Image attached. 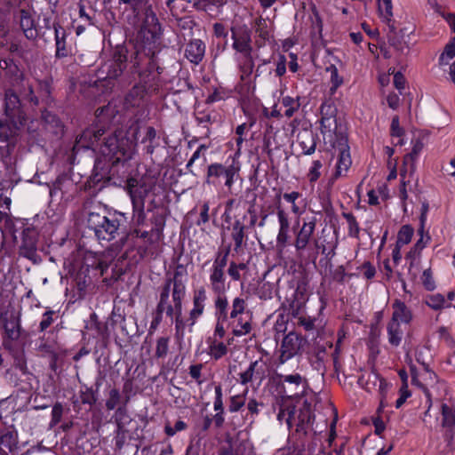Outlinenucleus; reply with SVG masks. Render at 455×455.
Here are the masks:
<instances>
[{"label": "nucleus", "instance_id": "nucleus-1", "mask_svg": "<svg viewBox=\"0 0 455 455\" xmlns=\"http://www.w3.org/2000/svg\"><path fill=\"white\" fill-rule=\"evenodd\" d=\"M87 227L92 230L100 243H109L116 238L119 240L113 244V251L122 249L128 239V234L122 232L120 218L116 214L103 215L98 212H90L87 217Z\"/></svg>", "mask_w": 455, "mask_h": 455}, {"label": "nucleus", "instance_id": "nucleus-2", "mask_svg": "<svg viewBox=\"0 0 455 455\" xmlns=\"http://www.w3.org/2000/svg\"><path fill=\"white\" fill-rule=\"evenodd\" d=\"M140 126L134 122L125 132L116 129L113 132L103 136L100 145V152L106 156L120 161L122 158H130L131 152L137 143V135Z\"/></svg>", "mask_w": 455, "mask_h": 455}, {"label": "nucleus", "instance_id": "nucleus-3", "mask_svg": "<svg viewBox=\"0 0 455 455\" xmlns=\"http://www.w3.org/2000/svg\"><path fill=\"white\" fill-rule=\"evenodd\" d=\"M128 49L124 45H117L111 52L110 58L98 70L101 79H116L123 75L127 68Z\"/></svg>", "mask_w": 455, "mask_h": 455}, {"label": "nucleus", "instance_id": "nucleus-4", "mask_svg": "<svg viewBox=\"0 0 455 455\" xmlns=\"http://www.w3.org/2000/svg\"><path fill=\"white\" fill-rule=\"evenodd\" d=\"M20 129L12 128L11 125L0 120V156L7 169H12L14 158L12 153L17 144V135Z\"/></svg>", "mask_w": 455, "mask_h": 455}, {"label": "nucleus", "instance_id": "nucleus-5", "mask_svg": "<svg viewBox=\"0 0 455 455\" xmlns=\"http://www.w3.org/2000/svg\"><path fill=\"white\" fill-rule=\"evenodd\" d=\"M159 52L153 51L150 47L142 46L138 48L130 57L131 73L138 74L140 77V81L144 84L148 83L146 76L143 72L140 71V66L147 61V69L149 73L156 70L158 60Z\"/></svg>", "mask_w": 455, "mask_h": 455}, {"label": "nucleus", "instance_id": "nucleus-6", "mask_svg": "<svg viewBox=\"0 0 455 455\" xmlns=\"http://www.w3.org/2000/svg\"><path fill=\"white\" fill-rule=\"evenodd\" d=\"M240 168L235 160H232L230 164H212L207 168V174L205 183L209 185H218L220 183V180H225V185L230 189L234 184V177L239 172Z\"/></svg>", "mask_w": 455, "mask_h": 455}, {"label": "nucleus", "instance_id": "nucleus-7", "mask_svg": "<svg viewBox=\"0 0 455 455\" xmlns=\"http://www.w3.org/2000/svg\"><path fill=\"white\" fill-rule=\"evenodd\" d=\"M312 405L305 400L302 406L297 411L294 406L287 411L285 423L289 427H296V432L306 435L313 423Z\"/></svg>", "mask_w": 455, "mask_h": 455}, {"label": "nucleus", "instance_id": "nucleus-8", "mask_svg": "<svg viewBox=\"0 0 455 455\" xmlns=\"http://www.w3.org/2000/svg\"><path fill=\"white\" fill-rule=\"evenodd\" d=\"M4 114L5 119L4 122L8 123L12 128L20 129L25 124V113L21 109L20 100L19 96L8 90L4 95Z\"/></svg>", "mask_w": 455, "mask_h": 455}, {"label": "nucleus", "instance_id": "nucleus-9", "mask_svg": "<svg viewBox=\"0 0 455 455\" xmlns=\"http://www.w3.org/2000/svg\"><path fill=\"white\" fill-rule=\"evenodd\" d=\"M306 344L307 339L301 334L290 331L282 339L278 363L283 364L292 357L301 355Z\"/></svg>", "mask_w": 455, "mask_h": 455}, {"label": "nucleus", "instance_id": "nucleus-10", "mask_svg": "<svg viewBox=\"0 0 455 455\" xmlns=\"http://www.w3.org/2000/svg\"><path fill=\"white\" fill-rule=\"evenodd\" d=\"M149 0H117L115 11L131 26H135L139 17L148 5Z\"/></svg>", "mask_w": 455, "mask_h": 455}, {"label": "nucleus", "instance_id": "nucleus-11", "mask_svg": "<svg viewBox=\"0 0 455 455\" xmlns=\"http://www.w3.org/2000/svg\"><path fill=\"white\" fill-rule=\"evenodd\" d=\"M316 222V218L312 216L303 219V223L301 226H298V229L293 228L295 235L293 245L298 253L303 252L313 240ZM297 225H299V221Z\"/></svg>", "mask_w": 455, "mask_h": 455}, {"label": "nucleus", "instance_id": "nucleus-12", "mask_svg": "<svg viewBox=\"0 0 455 455\" xmlns=\"http://www.w3.org/2000/svg\"><path fill=\"white\" fill-rule=\"evenodd\" d=\"M38 83V94L35 95L34 90L31 84H28L27 88L22 92L23 99L28 100L34 106H38L40 99L46 105H49L52 101V78L45 77L42 80H37Z\"/></svg>", "mask_w": 455, "mask_h": 455}, {"label": "nucleus", "instance_id": "nucleus-13", "mask_svg": "<svg viewBox=\"0 0 455 455\" xmlns=\"http://www.w3.org/2000/svg\"><path fill=\"white\" fill-rule=\"evenodd\" d=\"M3 328L4 334L3 336V346L8 350H12L14 342L18 341L23 331L20 324V315L11 314L9 317H3Z\"/></svg>", "mask_w": 455, "mask_h": 455}, {"label": "nucleus", "instance_id": "nucleus-14", "mask_svg": "<svg viewBox=\"0 0 455 455\" xmlns=\"http://www.w3.org/2000/svg\"><path fill=\"white\" fill-rule=\"evenodd\" d=\"M37 240L38 235L34 228H25L22 232L21 243L19 247L20 256L36 263L39 259L37 254Z\"/></svg>", "mask_w": 455, "mask_h": 455}, {"label": "nucleus", "instance_id": "nucleus-15", "mask_svg": "<svg viewBox=\"0 0 455 455\" xmlns=\"http://www.w3.org/2000/svg\"><path fill=\"white\" fill-rule=\"evenodd\" d=\"M232 48L237 52L253 51L251 30L245 25L236 24L231 27Z\"/></svg>", "mask_w": 455, "mask_h": 455}, {"label": "nucleus", "instance_id": "nucleus-16", "mask_svg": "<svg viewBox=\"0 0 455 455\" xmlns=\"http://www.w3.org/2000/svg\"><path fill=\"white\" fill-rule=\"evenodd\" d=\"M143 12L144 20L140 33L143 37H146L147 34L150 35V39L155 42L156 39H159L162 35L161 24L151 6H146ZM147 39L149 40V37H147Z\"/></svg>", "mask_w": 455, "mask_h": 455}, {"label": "nucleus", "instance_id": "nucleus-17", "mask_svg": "<svg viewBox=\"0 0 455 455\" xmlns=\"http://www.w3.org/2000/svg\"><path fill=\"white\" fill-rule=\"evenodd\" d=\"M151 189V186L145 182H139L136 179H130L127 181V191L132 206H145V199Z\"/></svg>", "mask_w": 455, "mask_h": 455}, {"label": "nucleus", "instance_id": "nucleus-18", "mask_svg": "<svg viewBox=\"0 0 455 455\" xmlns=\"http://www.w3.org/2000/svg\"><path fill=\"white\" fill-rule=\"evenodd\" d=\"M106 132V130L103 128H98L97 126L88 127L76 138L75 148H93L101 140Z\"/></svg>", "mask_w": 455, "mask_h": 455}, {"label": "nucleus", "instance_id": "nucleus-19", "mask_svg": "<svg viewBox=\"0 0 455 455\" xmlns=\"http://www.w3.org/2000/svg\"><path fill=\"white\" fill-rule=\"evenodd\" d=\"M321 113V132H331L337 129V108L333 103L330 101H325L321 105L320 108Z\"/></svg>", "mask_w": 455, "mask_h": 455}, {"label": "nucleus", "instance_id": "nucleus-20", "mask_svg": "<svg viewBox=\"0 0 455 455\" xmlns=\"http://www.w3.org/2000/svg\"><path fill=\"white\" fill-rule=\"evenodd\" d=\"M186 275V267L182 264H178L174 270L173 275L165 279L164 284L169 285V290L172 289V297H185L186 285L183 277Z\"/></svg>", "mask_w": 455, "mask_h": 455}, {"label": "nucleus", "instance_id": "nucleus-21", "mask_svg": "<svg viewBox=\"0 0 455 455\" xmlns=\"http://www.w3.org/2000/svg\"><path fill=\"white\" fill-rule=\"evenodd\" d=\"M442 427L445 428L444 439L449 443L455 435V405L452 403H442Z\"/></svg>", "mask_w": 455, "mask_h": 455}, {"label": "nucleus", "instance_id": "nucleus-22", "mask_svg": "<svg viewBox=\"0 0 455 455\" xmlns=\"http://www.w3.org/2000/svg\"><path fill=\"white\" fill-rule=\"evenodd\" d=\"M52 28L54 29L56 46L55 57L58 59L68 57L71 54V47L67 44V36L68 34L59 22H53Z\"/></svg>", "mask_w": 455, "mask_h": 455}, {"label": "nucleus", "instance_id": "nucleus-23", "mask_svg": "<svg viewBox=\"0 0 455 455\" xmlns=\"http://www.w3.org/2000/svg\"><path fill=\"white\" fill-rule=\"evenodd\" d=\"M206 45L201 39H191L185 46L184 56L192 64L198 65L204 58Z\"/></svg>", "mask_w": 455, "mask_h": 455}, {"label": "nucleus", "instance_id": "nucleus-24", "mask_svg": "<svg viewBox=\"0 0 455 455\" xmlns=\"http://www.w3.org/2000/svg\"><path fill=\"white\" fill-rule=\"evenodd\" d=\"M236 57L237 68L240 72V80L243 82L248 81L253 73L255 67V60L253 57V51L240 52Z\"/></svg>", "mask_w": 455, "mask_h": 455}, {"label": "nucleus", "instance_id": "nucleus-25", "mask_svg": "<svg viewBox=\"0 0 455 455\" xmlns=\"http://www.w3.org/2000/svg\"><path fill=\"white\" fill-rule=\"evenodd\" d=\"M276 215L279 222V231L276 236L278 247L284 248L289 239L290 220L288 213L279 204L276 205Z\"/></svg>", "mask_w": 455, "mask_h": 455}, {"label": "nucleus", "instance_id": "nucleus-26", "mask_svg": "<svg viewBox=\"0 0 455 455\" xmlns=\"http://www.w3.org/2000/svg\"><path fill=\"white\" fill-rule=\"evenodd\" d=\"M334 148L335 151H338L339 156L336 172L334 173V177L338 178L342 175L343 172H346L349 169L352 161L349 153V147L346 140L341 139L338 147L334 146Z\"/></svg>", "mask_w": 455, "mask_h": 455}, {"label": "nucleus", "instance_id": "nucleus-27", "mask_svg": "<svg viewBox=\"0 0 455 455\" xmlns=\"http://www.w3.org/2000/svg\"><path fill=\"white\" fill-rule=\"evenodd\" d=\"M75 188L76 184L69 177L60 175L50 188V196L52 198L59 197L62 199Z\"/></svg>", "mask_w": 455, "mask_h": 455}, {"label": "nucleus", "instance_id": "nucleus-28", "mask_svg": "<svg viewBox=\"0 0 455 455\" xmlns=\"http://www.w3.org/2000/svg\"><path fill=\"white\" fill-rule=\"evenodd\" d=\"M296 141L304 155H312L316 148V135L311 129L304 128L299 131Z\"/></svg>", "mask_w": 455, "mask_h": 455}, {"label": "nucleus", "instance_id": "nucleus-29", "mask_svg": "<svg viewBox=\"0 0 455 455\" xmlns=\"http://www.w3.org/2000/svg\"><path fill=\"white\" fill-rule=\"evenodd\" d=\"M207 299L206 291L204 287H200L196 291H194L193 296V308L189 313V317L188 319L190 326H193L197 318L201 316L204 310V302Z\"/></svg>", "mask_w": 455, "mask_h": 455}, {"label": "nucleus", "instance_id": "nucleus-30", "mask_svg": "<svg viewBox=\"0 0 455 455\" xmlns=\"http://www.w3.org/2000/svg\"><path fill=\"white\" fill-rule=\"evenodd\" d=\"M135 84L125 95L124 106L126 109L142 106L146 94V86L141 84Z\"/></svg>", "mask_w": 455, "mask_h": 455}, {"label": "nucleus", "instance_id": "nucleus-31", "mask_svg": "<svg viewBox=\"0 0 455 455\" xmlns=\"http://www.w3.org/2000/svg\"><path fill=\"white\" fill-rule=\"evenodd\" d=\"M404 35L405 33L403 29L396 31L393 26L389 28V31L387 33V42L389 45L400 54H404L409 52V44L404 40Z\"/></svg>", "mask_w": 455, "mask_h": 455}, {"label": "nucleus", "instance_id": "nucleus-32", "mask_svg": "<svg viewBox=\"0 0 455 455\" xmlns=\"http://www.w3.org/2000/svg\"><path fill=\"white\" fill-rule=\"evenodd\" d=\"M412 144L413 146L411 152L405 155L403 157V166L401 169V176H404V173H406L408 171V167L410 172H412L414 171L415 160L424 148V143L419 138L412 140Z\"/></svg>", "mask_w": 455, "mask_h": 455}, {"label": "nucleus", "instance_id": "nucleus-33", "mask_svg": "<svg viewBox=\"0 0 455 455\" xmlns=\"http://www.w3.org/2000/svg\"><path fill=\"white\" fill-rule=\"evenodd\" d=\"M20 26L22 29L24 36L28 40H34L37 36V30L36 28L34 19L28 11H20Z\"/></svg>", "mask_w": 455, "mask_h": 455}, {"label": "nucleus", "instance_id": "nucleus-34", "mask_svg": "<svg viewBox=\"0 0 455 455\" xmlns=\"http://www.w3.org/2000/svg\"><path fill=\"white\" fill-rule=\"evenodd\" d=\"M253 28L257 37L259 38L256 43L259 47H261L270 37V22L267 19L258 17L254 20Z\"/></svg>", "mask_w": 455, "mask_h": 455}, {"label": "nucleus", "instance_id": "nucleus-35", "mask_svg": "<svg viewBox=\"0 0 455 455\" xmlns=\"http://www.w3.org/2000/svg\"><path fill=\"white\" fill-rule=\"evenodd\" d=\"M211 289L214 294H225V272L215 267H212L210 274Z\"/></svg>", "mask_w": 455, "mask_h": 455}, {"label": "nucleus", "instance_id": "nucleus-36", "mask_svg": "<svg viewBox=\"0 0 455 455\" xmlns=\"http://www.w3.org/2000/svg\"><path fill=\"white\" fill-rule=\"evenodd\" d=\"M246 227L240 220H235L231 228V237L235 242L234 251L239 252L242 250L245 235Z\"/></svg>", "mask_w": 455, "mask_h": 455}, {"label": "nucleus", "instance_id": "nucleus-37", "mask_svg": "<svg viewBox=\"0 0 455 455\" xmlns=\"http://www.w3.org/2000/svg\"><path fill=\"white\" fill-rule=\"evenodd\" d=\"M393 308L394 311L391 321H400L405 323H409L411 322L412 318L411 312L403 302L398 299L395 300L393 304Z\"/></svg>", "mask_w": 455, "mask_h": 455}, {"label": "nucleus", "instance_id": "nucleus-38", "mask_svg": "<svg viewBox=\"0 0 455 455\" xmlns=\"http://www.w3.org/2000/svg\"><path fill=\"white\" fill-rule=\"evenodd\" d=\"M388 342L393 347H398L402 341L403 331L399 322L390 321L387 324Z\"/></svg>", "mask_w": 455, "mask_h": 455}, {"label": "nucleus", "instance_id": "nucleus-39", "mask_svg": "<svg viewBox=\"0 0 455 455\" xmlns=\"http://www.w3.org/2000/svg\"><path fill=\"white\" fill-rule=\"evenodd\" d=\"M207 148L208 147L206 145L202 144L194 152V154L192 155L191 158L188 160L187 166H186L189 173H191L195 176L196 175V172L194 169V165L196 161L200 162L199 163L200 167L204 166V163L206 162V156L204 155V152L206 151Z\"/></svg>", "mask_w": 455, "mask_h": 455}, {"label": "nucleus", "instance_id": "nucleus-40", "mask_svg": "<svg viewBox=\"0 0 455 455\" xmlns=\"http://www.w3.org/2000/svg\"><path fill=\"white\" fill-rule=\"evenodd\" d=\"M215 295H216V299L214 301V306H215V310H216L215 315H216L217 321L225 322L228 318V299L226 298V296L224 294H215Z\"/></svg>", "mask_w": 455, "mask_h": 455}, {"label": "nucleus", "instance_id": "nucleus-41", "mask_svg": "<svg viewBox=\"0 0 455 455\" xmlns=\"http://www.w3.org/2000/svg\"><path fill=\"white\" fill-rule=\"evenodd\" d=\"M184 297L175 296L172 297V301L176 302V315H175V330L177 335H183L185 329V322L182 318V300Z\"/></svg>", "mask_w": 455, "mask_h": 455}, {"label": "nucleus", "instance_id": "nucleus-42", "mask_svg": "<svg viewBox=\"0 0 455 455\" xmlns=\"http://www.w3.org/2000/svg\"><path fill=\"white\" fill-rule=\"evenodd\" d=\"M227 445H223L219 451V455H243L244 446L242 443L227 440Z\"/></svg>", "mask_w": 455, "mask_h": 455}, {"label": "nucleus", "instance_id": "nucleus-43", "mask_svg": "<svg viewBox=\"0 0 455 455\" xmlns=\"http://www.w3.org/2000/svg\"><path fill=\"white\" fill-rule=\"evenodd\" d=\"M96 396L91 388H86L84 391L81 390L79 393V400H73L74 408L80 409V404H88L90 406L96 403Z\"/></svg>", "mask_w": 455, "mask_h": 455}, {"label": "nucleus", "instance_id": "nucleus-44", "mask_svg": "<svg viewBox=\"0 0 455 455\" xmlns=\"http://www.w3.org/2000/svg\"><path fill=\"white\" fill-rule=\"evenodd\" d=\"M169 337H160L156 339L155 357L156 359H164L169 352Z\"/></svg>", "mask_w": 455, "mask_h": 455}, {"label": "nucleus", "instance_id": "nucleus-45", "mask_svg": "<svg viewBox=\"0 0 455 455\" xmlns=\"http://www.w3.org/2000/svg\"><path fill=\"white\" fill-rule=\"evenodd\" d=\"M282 104L286 108V110L284 112V116L287 117H291L296 111L300 107V103L299 101V98L294 99L290 96L283 97L282 99Z\"/></svg>", "mask_w": 455, "mask_h": 455}, {"label": "nucleus", "instance_id": "nucleus-46", "mask_svg": "<svg viewBox=\"0 0 455 455\" xmlns=\"http://www.w3.org/2000/svg\"><path fill=\"white\" fill-rule=\"evenodd\" d=\"M169 285L164 284L162 287V291L160 292V299L156 306V315H160L162 317L163 313L166 310V306L168 305L169 296H170Z\"/></svg>", "mask_w": 455, "mask_h": 455}, {"label": "nucleus", "instance_id": "nucleus-47", "mask_svg": "<svg viewBox=\"0 0 455 455\" xmlns=\"http://www.w3.org/2000/svg\"><path fill=\"white\" fill-rule=\"evenodd\" d=\"M230 250L231 245H228L224 250L219 251L213 261L212 267L224 270L228 263V258L230 253Z\"/></svg>", "mask_w": 455, "mask_h": 455}, {"label": "nucleus", "instance_id": "nucleus-48", "mask_svg": "<svg viewBox=\"0 0 455 455\" xmlns=\"http://www.w3.org/2000/svg\"><path fill=\"white\" fill-rule=\"evenodd\" d=\"M4 446L10 451L17 447V435L12 431H8L0 436V447Z\"/></svg>", "mask_w": 455, "mask_h": 455}, {"label": "nucleus", "instance_id": "nucleus-49", "mask_svg": "<svg viewBox=\"0 0 455 455\" xmlns=\"http://www.w3.org/2000/svg\"><path fill=\"white\" fill-rule=\"evenodd\" d=\"M251 323L249 320L243 321V317L237 319V323L234 326L232 333L234 336L241 337L250 333Z\"/></svg>", "mask_w": 455, "mask_h": 455}, {"label": "nucleus", "instance_id": "nucleus-50", "mask_svg": "<svg viewBox=\"0 0 455 455\" xmlns=\"http://www.w3.org/2000/svg\"><path fill=\"white\" fill-rule=\"evenodd\" d=\"M342 215L348 224V235L352 237L358 238L360 228L355 217L351 212H343Z\"/></svg>", "mask_w": 455, "mask_h": 455}, {"label": "nucleus", "instance_id": "nucleus-51", "mask_svg": "<svg viewBox=\"0 0 455 455\" xmlns=\"http://www.w3.org/2000/svg\"><path fill=\"white\" fill-rule=\"evenodd\" d=\"M413 235V228L409 225L401 228L397 235L396 245H404L411 242Z\"/></svg>", "mask_w": 455, "mask_h": 455}, {"label": "nucleus", "instance_id": "nucleus-52", "mask_svg": "<svg viewBox=\"0 0 455 455\" xmlns=\"http://www.w3.org/2000/svg\"><path fill=\"white\" fill-rule=\"evenodd\" d=\"M117 112L116 106L108 103L103 107L98 108L95 114L98 118L110 120Z\"/></svg>", "mask_w": 455, "mask_h": 455}, {"label": "nucleus", "instance_id": "nucleus-53", "mask_svg": "<svg viewBox=\"0 0 455 455\" xmlns=\"http://www.w3.org/2000/svg\"><path fill=\"white\" fill-rule=\"evenodd\" d=\"M57 312L52 309L45 311L42 315V320L39 323L38 331L40 332L45 331L54 322V316Z\"/></svg>", "mask_w": 455, "mask_h": 455}, {"label": "nucleus", "instance_id": "nucleus-54", "mask_svg": "<svg viewBox=\"0 0 455 455\" xmlns=\"http://www.w3.org/2000/svg\"><path fill=\"white\" fill-rule=\"evenodd\" d=\"M12 355L14 359V367L19 369L23 374L28 373V371L24 349L15 351Z\"/></svg>", "mask_w": 455, "mask_h": 455}, {"label": "nucleus", "instance_id": "nucleus-55", "mask_svg": "<svg viewBox=\"0 0 455 455\" xmlns=\"http://www.w3.org/2000/svg\"><path fill=\"white\" fill-rule=\"evenodd\" d=\"M246 307V302L243 299L236 297L232 302V310L229 314L231 319H235L239 315H242Z\"/></svg>", "mask_w": 455, "mask_h": 455}, {"label": "nucleus", "instance_id": "nucleus-56", "mask_svg": "<svg viewBox=\"0 0 455 455\" xmlns=\"http://www.w3.org/2000/svg\"><path fill=\"white\" fill-rule=\"evenodd\" d=\"M326 71L331 74V87L330 90L333 93L343 84V78L339 76L338 68L334 65L328 67Z\"/></svg>", "mask_w": 455, "mask_h": 455}, {"label": "nucleus", "instance_id": "nucleus-57", "mask_svg": "<svg viewBox=\"0 0 455 455\" xmlns=\"http://www.w3.org/2000/svg\"><path fill=\"white\" fill-rule=\"evenodd\" d=\"M228 353V347L223 342L216 343L215 341L210 345L211 355L218 360Z\"/></svg>", "mask_w": 455, "mask_h": 455}, {"label": "nucleus", "instance_id": "nucleus-58", "mask_svg": "<svg viewBox=\"0 0 455 455\" xmlns=\"http://www.w3.org/2000/svg\"><path fill=\"white\" fill-rule=\"evenodd\" d=\"M144 209L145 206H132V222L137 227L145 224L146 213Z\"/></svg>", "mask_w": 455, "mask_h": 455}, {"label": "nucleus", "instance_id": "nucleus-59", "mask_svg": "<svg viewBox=\"0 0 455 455\" xmlns=\"http://www.w3.org/2000/svg\"><path fill=\"white\" fill-rule=\"evenodd\" d=\"M258 364H259L258 361L251 362L250 363L249 367L247 368V370L239 374V376H240L239 381L242 385H246L252 380V378H253V375H254V372H255V370H256V367L258 366Z\"/></svg>", "mask_w": 455, "mask_h": 455}, {"label": "nucleus", "instance_id": "nucleus-60", "mask_svg": "<svg viewBox=\"0 0 455 455\" xmlns=\"http://www.w3.org/2000/svg\"><path fill=\"white\" fill-rule=\"evenodd\" d=\"M246 399L243 395H233L230 397L228 410L231 412H236L245 404Z\"/></svg>", "mask_w": 455, "mask_h": 455}, {"label": "nucleus", "instance_id": "nucleus-61", "mask_svg": "<svg viewBox=\"0 0 455 455\" xmlns=\"http://www.w3.org/2000/svg\"><path fill=\"white\" fill-rule=\"evenodd\" d=\"M121 395L118 389L113 388L109 391V396L106 401V408L108 411L114 410L120 403Z\"/></svg>", "mask_w": 455, "mask_h": 455}, {"label": "nucleus", "instance_id": "nucleus-62", "mask_svg": "<svg viewBox=\"0 0 455 455\" xmlns=\"http://www.w3.org/2000/svg\"><path fill=\"white\" fill-rule=\"evenodd\" d=\"M94 327L98 335L100 336L103 339H107L109 338L111 332V325L108 321L105 323L95 321Z\"/></svg>", "mask_w": 455, "mask_h": 455}, {"label": "nucleus", "instance_id": "nucleus-63", "mask_svg": "<svg viewBox=\"0 0 455 455\" xmlns=\"http://www.w3.org/2000/svg\"><path fill=\"white\" fill-rule=\"evenodd\" d=\"M455 56V36L452 41L447 44L444 47L443 52L439 58V63L441 65L445 63V58L451 59Z\"/></svg>", "mask_w": 455, "mask_h": 455}, {"label": "nucleus", "instance_id": "nucleus-64", "mask_svg": "<svg viewBox=\"0 0 455 455\" xmlns=\"http://www.w3.org/2000/svg\"><path fill=\"white\" fill-rule=\"evenodd\" d=\"M322 166H323V164H322L321 161L315 160L313 162V165L307 173L308 180L311 183L315 182L320 178V176H321L320 169L322 168Z\"/></svg>", "mask_w": 455, "mask_h": 455}]
</instances>
